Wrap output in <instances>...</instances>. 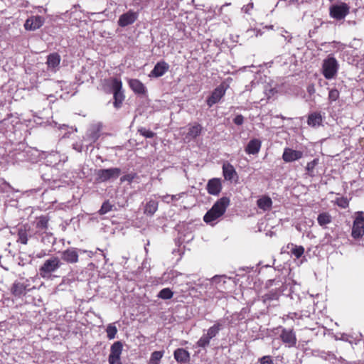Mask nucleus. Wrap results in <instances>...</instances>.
<instances>
[{"label":"nucleus","instance_id":"38","mask_svg":"<svg viewBox=\"0 0 364 364\" xmlns=\"http://www.w3.org/2000/svg\"><path fill=\"white\" fill-rule=\"evenodd\" d=\"M138 132L140 133L141 135L144 136L146 138H153L155 135V133H154L152 131L146 129L144 127L139 129Z\"/></svg>","mask_w":364,"mask_h":364},{"label":"nucleus","instance_id":"6","mask_svg":"<svg viewBox=\"0 0 364 364\" xmlns=\"http://www.w3.org/2000/svg\"><path fill=\"white\" fill-rule=\"evenodd\" d=\"M350 7L346 3L333 4L329 8V14L331 18L338 21L343 20L348 14Z\"/></svg>","mask_w":364,"mask_h":364},{"label":"nucleus","instance_id":"8","mask_svg":"<svg viewBox=\"0 0 364 364\" xmlns=\"http://www.w3.org/2000/svg\"><path fill=\"white\" fill-rule=\"evenodd\" d=\"M280 338L282 342L289 348L294 347L296 344V337L293 329L282 328L280 333Z\"/></svg>","mask_w":364,"mask_h":364},{"label":"nucleus","instance_id":"26","mask_svg":"<svg viewBox=\"0 0 364 364\" xmlns=\"http://www.w3.org/2000/svg\"><path fill=\"white\" fill-rule=\"evenodd\" d=\"M158 202L154 200H150L146 203L144 213L147 215H153L158 210Z\"/></svg>","mask_w":364,"mask_h":364},{"label":"nucleus","instance_id":"29","mask_svg":"<svg viewBox=\"0 0 364 364\" xmlns=\"http://www.w3.org/2000/svg\"><path fill=\"white\" fill-rule=\"evenodd\" d=\"M317 221L321 226L323 227L331 223L332 218L329 213H322L318 215Z\"/></svg>","mask_w":364,"mask_h":364},{"label":"nucleus","instance_id":"24","mask_svg":"<svg viewBox=\"0 0 364 364\" xmlns=\"http://www.w3.org/2000/svg\"><path fill=\"white\" fill-rule=\"evenodd\" d=\"M223 328V322L222 321H217L215 324L210 326L205 333L208 338L212 339L215 337L219 331Z\"/></svg>","mask_w":364,"mask_h":364},{"label":"nucleus","instance_id":"46","mask_svg":"<svg viewBox=\"0 0 364 364\" xmlns=\"http://www.w3.org/2000/svg\"><path fill=\"white\" fill-rule=\"evenodd\" d=\"M71 283V279L68 277H64L63 279L62 283L60 285L62 284H70Z\"/></svg>","mask_w":364,"mask_h":364},{"label":"nucleus","instance_id":"43","mask_svg":"<svg viewBox=\"0 0 364 364\" xmlns=\"http://www.w3.org/2000/svg\"><path fill=\"white\" fill-rule=\"evenodd\" d=\"M260 364H274L270 356L265 355L260 358Z\"/></svg>","mask_w":364,"mask_h":364},{"label":"nucleus","instance_id":"1","mask_svg":"<svg viewBox=\"0 0 364 364\" xmlns=\"http://www.w3.org/2000/svg\"><path fill=\"white\" fill-rule=\"evenodd\" d=\"M230 205V199L228 197H222L218 200L213 207L205 213L203 220L213 225L215 221L220 218L226 211Z\"/></svg>","mask_w":364,"mask_h":364},{"label":"nucleus","instance_id":"39","mask_svg":"<svg viewBox=\"0 0 364 364\" xmlns=\"http://www.w3.org/2000/svg\"><path fill=\"white\" fill-rule=\"evenodd\" d=\"M339 97V92L336 89H331L328 92V100L331 102L336 101Z\"/></svg>","mask_w":364,"mask_h":364},{"label":"nucleus","instance_id":"10","mask_svg":"<svg viewBox=\"0 0 364 364\" xmlns=\"http://www.w3.org/2000/svg\"><path fill=\"white\" fill-rule=\"evenodd\" d=\"M122 351V344L121 342L117 341L112 345L109 355V364H121L119 360Z\"/></svg>","mask_w":364,"mask_h":364},{"label":"nucleus","instance_id":"47","mask_svg":"<svg viewBox=\"0 0 364 364\" xmlns=\"http://www.w3.org/2000/svg\"><path fill=\"white\" fill-rule=\"evenodd\" d=\"M162 200L167 203H171L170 195H166V196H162Z\"/></svg>","mask_w":364,"mask_h":364},{"label":"nucleus","instance_id":"22","mask_svg":"<svg viewBox=\"0 0 364 364\" xmlns=\"http://www.w3.org/2000/svg\"><path fill=\"white\" fill-rule=\"evenodd\" d=\"M262 142L259 139H252L247 144L245 151L249 154H256L259 151Z\"/></svg>","mask_w":364,"mask_h":364},{"label":"nucleus","instance_id":"36","mask_svg":"<svg viewBox=\"0 0 364 364\" xmlns=\"http://www.w3.org/2000/svg\"><path fill=\"white\" fill-rule=\"evenodd\" d=\"M210 338L207 336L206 334H203L200 338L198 341L197 345L201 348H205L210 343Z\"/></svg>","mask_w":364,"mask_h":364},{"label":"nucleus","instance_id":"45","mask_svg":"<svg viewBox=\"0 0 364 364\" xmlns=\"http://www.w3.org/2000/svg\"><path fill=\"white\" fill-rule=\"evenodd\" d=\"M253 8V3L252 2H250L248 4H247L246 6H244L242 8V10L245 13V14H248L249 11L252 9Z\"/></svg>","mask_w":364,"mask_h":364},{"label":"nucleus","instance_id":"42","mask_svg":"<svg viewBox=\"0 0 364 364\" xmlns=\"http://www.w3.org/2000/svg\"><path fill=\"white\" fill-rule=\"evenodd\" d=\"M318 160L317 159H314L313 161L309 162L306 165V170L311 173L313 172L315 166L318 164Z\"/></svg>","mask_w":364,"mask_h":364},{"label":"nucleus","instance_id":"33","mask_svg":"<svg viewBox=\"0 0 364 364\" xmlns=\"http://www.w3.org/2000/svg\"><path fill=\"white\" fill-rule=\"evenodd\" d=\"M291 252L296 258H299L304 252V248L302 246H297L291 244Z\"/></svg>","mask_w":364,"mask_h":364},{"label":"nucleus","instance_id":"11","mask_svg":"<svg viewBox=\"0 0 364 364\" xmlns=\"http://www.w3.org/2000/svg\"><path fill=\"white\" fill-rule=\"evenodd\" d=\"M45 22V18L41 16H32L24 23V28L27 31H36L41 28Z\"/></svg>","mask_w":364,"mask_h":364},{"label":"nucleus","instance_id":"5","mask_svg":"<svg viewBox=\"0 0 364 364\" xmlns=\"http://www.w3.org/2000/svg\"><path fill=\"white\" fill-rule=\"evenodd\" d=\"M110 86L114 95V106L115 108L119 109L124 99L122 81L117 78H112L110 80Z\"/></svg>","mask_w":364,"mask_h":364},{"label":"nucleus","instance_id":"18","mask_svg":"<svg viewBox=\"0 0 364 364\" xmlns=\"http://www.w3.org/2000/svg\"><path fill=\"white\" fill-rule=\"evenodd\" d=\"M169 68V65L165 61L158 62L150 73V76L159 77L164 75Z\"/></svg>","mask_w":364,"mask_h":364},{"label":"nucleus","instance_id":"30","mask_svg":"<svg viewBox=\"0 0 364 364\" xmlns=\"http://www.w3.org/2000/svg\"><path fill=\"white\" fill-rule=\"evenodd\" d=\"M13 294L15 296H19L22 294H25L26 291V285L22 283H14L13 284L12 289H11Z\"/></svg>","mask_w":364,"mask_h":364},{"label":"nucleus","instance_id":"25","mask_svg":"<svg viewBox=\"0 0 364 364\" xmlns=\"http://www.w3.org/2000/svg\"><path fill=\"white\" fill-rule=\"evenodd\" d=\"M322 117L319 112H313L309 115L307 123L311 127H317L321 124Z\"/></svg>","mask_w":364,"mask_h":364},{"label":"nucleus","instance_id":"17","mask_svg":"<svg viewBox=\"0 0 364 364\" xmlns=\"http://www.w3.org/2000/svg\"><path fill=\"white\" fill-rule=\"evenodd\" d=\"M222 189V184L220 178H214L208 181L207 184L208 193L210 195H218Z\"/></svg>","mask_w":364,"mask_h":364},{"label":"nucleus","instance_id":"40","mask_svg":"<svg viewBox=\"0 0 364 364\" xmlns=\"http://www.w3.org/2000/svg\"><path fill=\"white\" fill-rule=\"evenodd\" d=\"M48 225V220L44 218L41 217L39 218V220L37 221L36 227L41 229H46Z\"/></svg>","mask_w":364,"mask_h":364},{"label":"nucleus","instance_id":"48","mask_svg":"<svg viewBox=\"0 0 364 364\" xmlns=\"http://www.w3.org/2000/svg\"><path fill=\"white\" fill-rule=\"evenodd\" d=\"M73 149L77 151H82V145L79 144H73Z\"/></svg>","mask_w":364,"mask_h":364},{"label":"nucleus","instance_id":"52","mask_svg":"<svg viewBox=\"0 0 364 364\" xmlns=\"http://www.w3.org/2000/svg\"><path fill=\"white\" fill-rule=\"evenodd\" d=\"M308 91H309V93H312V92H314V87H313V86H309V87H308Z\"/></svg>","mask_w":364,"mask_h":364},{"label":"nucleus","instance_id":"13","mask_svg":"<svg viewBox=\"0 0 364 364\" xmlns=\"http://www.w3.org/2000/svg\"><path fill=\"white\" fill-rule=\"evenodd\" d=\"M303 156V151L287 147L284 149L282 159L287 163H290L301 159Z\"/></svg>","mask_w":364,"mask_h":364},{"label":"nucleus","instance_id":"28","mask_svg":"<svg viewBox=\"0 0 364 364\" xmlns=\"http://www.w3.org/2000/svg\"><path fill=\"white\" fill-rule=\"evenodd\" d=\"M201 131V125L199 124H194L189 127L187 136L191 138H196L200 134Z\"/></svg>","mask_w":364,"mask_h":364},{"label":"nucleus","instance_id":"49","mask_svg":"<svg viewBox=\"0 0 364 364\" xmlns=\"http://www.w3.org/2000/svg\"><path fill=\"white\" fill-rule=\"evenodd\" d=\"M282 36L284 38V39L287 41H290L291 38V36L290 35H288L287 36H286V34H283L282 33Z\"/></svg>","mask_w":364,"mask_h":364},{"label":"nucleus","instance_id":"14","mask_svg":"<svg viewBox=\"0 0 364 364\" xmlns=\"http://www.w3.org/2000/svg\"><path fill=\"white\" fill-rule=\"evenodd\" d=\"M364 235V218L361 215H358L353 225L352 236L358 238Z\"/></svg>","mask_w":364,"mask_h":364},{"label":"nucleus","instance_id":"35","mask_svg":"<svg viewBox=\"0 0 364 364\" xmlns=\"http://www.w3.org/2000/svg\"><path fill=\"white\" fill-rule=\"evenodd\" d=\"M107 333V338L109 339H113L117 333V329L113 324H109L106 329Z\"/></svg>","mask_w":364,"mask_h":364},{"label":"nucleus","instance_id":"9","mask_svg":"<svg viewBox=\"0 0 364 364\" xmlns=\"http://www.w3.org/2000/svg\"><path fill=\"white\" fill-rule=\"evenodd\" d=\"M138 16V12L129 10L119 16L118 19V25L121 27L129 26L137 20Z\"/></svg>","mask_w":364,"mask_h":364},{"label":"nucleus","instance_id":"32","mask_svg":"<svg viewBox=\"0 0 364 364\" xmlns=\"http://www.w3.org/2000/svg\"><path fill=\"white\" fill-rule=\"evenodd\" d=\"M99 137L98 131L95 129H90L86 134L85 137V140H87L90 142V144L95 142Z\"/></svg>","mask_w":364,"mask_h":364},{"label":"nucleus","instance_id":"55","mask_svg":"<svg viewBox=\"0 0 364 364\" xmlns=\"http://www.w3.org/2000/svg\"><path fill=\"white\" fill-rule=\"evenodd\" d=\"M54 156H58V154L56 152L53 154Z\"/></svg>","mask_w":364,"mask_h":364},{"label":"nucleus","instance_id":"4","mask_svg":"<svg viewBox=\"0 0 364 364\" xmlns=\"http://www.w3.org/2000/svg\"><path fill=\"white\" fill-rule=\"evenodd\" d=\"M119 168H110L99 169L96 171V181L99 183H104L108 181L117 179L121 174Z\"/></svg>","mask_w":364,"mask_h":364},{"label":"nucleus","instance_id":"54","mask_svg":"<svg viewBox=\"0 0 364 364\" xmlns=\"http://www.w3.org/2000/svg\"><path fill=\"white\" fill-rule=\"evenodd\" d=\"M339 205L345 208L347 205V202L344 201L343 203H341V204H339Z\"/></svg>","mask_w":364,"mask_h":364},{"label":"nucleus","instance_id":"7","mask_svg":"<svg viewBox=\"0 0 364 364\" xmlns=\"http://www.w3.org/2000/svg\"><path fill=\"white\" fill-rule=\"evenodd\" d=\"M323 74L326 79H332L338 70V63L333 57H328L323 62Z\"/></svg>","mask_w":364,"mask_h":364},{"label":"nucleus","instance_id":"37","mask_svg":"<svg viewBox=\"0 0 364 364\" xmlns=\"http://www.w3.org/2000/svg\"><path fill=\"white\" fill-rule=\"evenodd\" d=\"M112 205L109 202H105L101 206V208L99 210V213L100 215H104L109 211L112 210Z\"/></svg>","mask_w":364,"mask_h":364},{"label":"nucleus","instance_id":"12","mask_svg":"<svg viewBox=\"0 0 364 364\" xmlns=\"http://www.w3.org/2000/svg\"><path fill=\"white\" fill-rule=\"evenodd\" d=\"M80 252H85V250H79ZM78 250L71 247L62 252L61 258L68 263H76L78 262Z\"/></svg>","mask_w":364,"mask_h":364},{"label":"nucleus","instance_id":"27","mask_svg":"<svg viewBox=\"0 0 364 364\" xmlns=\"http://www.w3.org/2000/svg\"><path fill=\"white\" fill-rule=\"evenodd\" d=\"M164 350H156L151 353L148 364H160L162 358L164 357Z\"/></svg>","mask_w":364,"mask_h":364},{"label":"nucleus","instance_id":"57","mask_svg":"<svg viewBox=\"0 0 364 364\" xmlns=\"http://www.w3.org/2000/svg\"><path fill=\"white\" fill-rule=\"evenodd\" d=\"M228 5H230V4H225L224 6H228Z\"/></svg>","mask_w":364,"mask_h":364},{"label":"nucleus","instance_id":"50","mask_svg":"<svg viewBox=\"0 0 364 364\" xmlns=\"http://www.w3.org/2000/svg\"><path fill=\"white\" fill-rule=\"evenodd\" d=\"M131 180H132V178L129 177V176H123L121 178L122 181H131Z\"/></svg>","mask_w":364,"mask_h":364},{"label":"nucleus","instance_id":"53","mask_svg":"<svg viewBox=\"0 0 364 364\" xmlns=\"http://www.w3.org/2000/svg\"><path fill=\"white\" fill-rule=\"evenodd\" d=\"M339 205L345 208L347 205V202L344 201L343 203H341V204H339Z\"/></svg>","mask_w":364,"mask_h":364},{"label":"nucleus","instance_id":"15","mask_svg":"<svg viewBox=\"0 0 364 364\" xmlns=\"http://www.w3.org/2000/svg\"><path fill=\"white\" fill-rule=\"evenodd\" d=\"M60 56L57 53H53L47 57V69L48 71L55 73L60 66Z\"/></svg>","mask_w":364,"mask_h":364},{"label":"nucleus","instance_id":"21","mask_svg":"<svg viewBox=\"0 0 364 364\" xmlns=\"http://www.w3.org/2000/svg\"><path fill=\"white\" fill-rule=\"evenodd\" d=\"M129 85L131 89L136 94L143 95L146 92V87L144 85L137 79L129 80Z\"/></svg>","mask_w":364,"mask_h":364},{"label":"nucleus","instance_id":"44","mask_svg":"<svg viewBox=\"0 0 364 364\" xmlns=\"http://www.w3.org/2000/svg\"><path fill=\"white\" fill-rule=\"evenodd\" d=\"M233 122L237 125H241L243 124L244 118L241 114H239L235 117V119H233Z\"/></svg>","mask_w":364,"mask_h":364},{"label":"nucleus","instance_id":"2","mask_svg":"<svg viewBox=\"0 0 364 364\" xmlns=\"http://www.w3.org/2000/svg\"><path fill=\"white\" fill-rule=\"evenodd\" d=\"M230 205V199L228 197H222L218 200L213 207L205 213L203 220L213 225L215 221L220 218L226 211Z\"/></svg>","mask_w":364,"mask_h":364},{"label":"nucleus","instance_id":"31","mask_svg":"<svg viewBox=\"0 0 364 364\" xmlns=\"http://www.w3.org/2000/svg\"><path fill=\"white\" fill-rule=\"evenodd\" d=\"M227 277L225 276H215L211 279V283L215 285L216 288H222L226 283Z\"/></svg>","mask_w":364,"mask_h":364},{"label":"nucleus","instance_id":"34","mask_svg":"<svg viewBox=\"0 0 364 364\" xmlns=\"http://www.w3.org/2000/svg\"><path fill=\"white\" fill-rule=\"evenodd\" d=\"M173 294L169 288H164L159 291L158 296L163 299H169L173 296Z\"/></svg>","mask_w":364,"mask_h":364},{"label":"nucleus","instance_id":"51","mask_svg":"<svg viewBox=\"0 0 364 364\" xmlns=\"http://www.w3.org/2000/svg\"><path fill=\"white\" fill-rule=\"evenodd\" d=\"M170 200H171V202L173 201V200H178L177 196H176V195H170Z\"/></svg>","mask_w":364,"mask_h":364},{"label":"nucleus","instance_id":"56","mask_svg":"<svg viewBox=\"0 0 364 364\" xmlns=\"http://www.w3.org/2000/svg\"><path fill=\"white\" fill-rule=\"evenodd\" d=\"M282 33H288V32L287 31L282 30Z\"/></svg>","mask_w":364,"mask_h":364},{"label":"nucleus","instance_id":"16","mask_svg":"<svg viewBox=\"0 0 364 364\" xmlns=\"http://www.w3.org/2000/svg\"><path fill=\"white\" fill-rule=\"evenodd\" d=\"M225 90L223 85L217 87L212 92L211 95L207 100V105L208 107H212L213 105L218 103L220 100L224 96Z\"/></svg>","mask_w":364,"mask_h":364},{"label":"nucleus","instance_id":"19","mask_svg":"<svg viewBox=\"0 0 364 364\" xmlns=\"http://www.w3.org/2000/svg\"><path fill=\"white\" fill-rule=\"evenodd\" d=\"M223 173L225 180L232 181L237 177V172L234 166L230 163H225L223 166Z\"/></svg>","mask_w":364,"mask_h":364},{"label":"nucleus","instance_id":"23","mask_svg":"<svg viewBox=\"0 0 364 364\" xmlns=\"http://www.w3.org/2000/svg\"><path fill=\"white\" fill-rule=\"evenodd\" d=\"M257 205L262 210L267 211L271 209L272 201L269 196H264L257 200Z\"/></svg>","mask_w":364,"mask_h":364},{"label":"nucleus","instance_id":"41","mask_svg":"<svg viewBox=\"0 0 364 364\" xmlns=\"http://www.w3.org/2000/svg\"><path fill=\"white\" fill-rule=\"evenodd\" d=\"M18 241L21 242L22 244H27L28 242V237L26 232L23 230H19L18 232Z\"/></svg>","mask_w":364,"mask_h":364},{"label":"nucleus","instance_id":"20","mask_svg":"<svg viewBox=\"0 0 364 364\" xmlns=\"http://www.w3.org/2000/svg\"><path fill=\"white\" fill-rule=\"evenodd\" d=\"M176 360L178 363H186L190 360V353L183 348H178L173 353Z\"/></svg>","mask_w":364,"mask_h":364},{"label":"nucleus","instance_id":"3","mask_svg":"<svg viewBox=\"0 0 364 364\" xmlns=\"http://www.w3.org/2000/svg\"><path fill=\"white\" fill-rule=\"evenodd\" d=\"M62 265L60 259L58 257H51L45 260L39 268V274L43 278L48 279L52 274L56 272Z\"/></svg>","mask_w":364,"mask_h":364}]
</instances>
